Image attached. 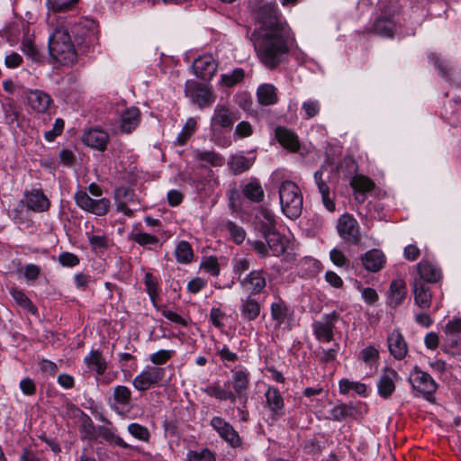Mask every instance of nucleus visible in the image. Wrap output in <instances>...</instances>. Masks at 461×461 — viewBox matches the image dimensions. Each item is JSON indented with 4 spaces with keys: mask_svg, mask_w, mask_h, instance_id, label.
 I'll list each match as a JSON object with an SVG mask.
<instances>
[{
    "mask_svg": "<svg viewBox=\"0 0 461 461\" xmlns=\"http://www.w3.org/2000/svg\"><path fill=\"white\" fill-rule=\"evenodd\" d=\"M266 406L275 419L285 414L284 397L276 387L267 386L265 392Z\"/></svg>",
    "mask_w": 461,
    "mask_h": 461,
    "instance_id": "dca6fc26",
    "label": "nucleus"
},
{
    "mask_svg": "<svg viewBox=\"0 0 461 461\" xmlns=\"http://www.w3.org/2000/svg\"><path fill=\"white\" fill-rule=\"evenodd\" d=\"M257 97L261 105L276 104L278 101L277 89L272 84H262L258 87Z\"/></svg>",
    "mask_w": 461,
    "mask_h": 461,
    "instance_id": "c9c22d12",
    "label": "nucleus"
},
{
    "mask_svg": "<svg viewBox=\"0 0 461 461\" xmlns=\"http://www.w3.org/2000/svg\"><path fill=\"white\" fill-rule=\"evenodd\" d=\"M50 56L63 65L73 64L77 60V52L71 42L70 35L64 27H57L49 39Z\"/></svg>",
    "mask_w": 461,
    "mask_h": 461,
    "instance_id": "7ed1b4c3",
    "label": "nucleus"
},
{
    "mask_svg": "<svg viewBox=\"0 0 461 461\" xmlns=\"http://www.w3.org/2000/svg\"><path fill=\"white\" fill-rule=\"evenodd\" d=\"M193 154L194 159L200 163L201 167H218L224 164V158L214 150L195 149Z\"/></svg>",
    "mask_w": 461,
    "mask_h": 461,
    "instance_id": "a878e982",
    "label": "nucleus"
},
{
    "mask_svg": "<svg viewBox=\"0 0 461 461\" xmlns=\"http://www.w3.org/2000/svg\"><path fill=\"white\" fill-rule=\"evenodd\" d=\"M249 5L260 23L255 38V50L268 68L283 62L289 51L291 31L274 0H250Z\"/></svg>",
    "mask_w": 461,
    "mask_h": 461,
    "instance_id": "f257e3e1",
    "label": "nucleus"
},
{
    "mask_svg": "<svg viewBox=\"0 0 461 461\" xmlns=\"http://www.w3.org/2000/svg\"><path fill=\"white\" fill-rule=\"evenodd\" d=\"M267 243L268 252L274 257H279L285 251L283 237L277 230L262 235Z\"/></svg>",
    "mask_w": 461,
    "mask_h": 461,
    "instance_id": "e433bc0d",
    "label": "nucleus"
},
{
    "mask_svg": "<svg viewBox=\"0 0 461 461\" xmlns=\"http://www.w3.org/2000/svg\"><path fill=\"white\" fill-rule=\"evenodd\" d=\"M219 436L232 447H238L241 445V438L230 423L221 417H213L210 422Z\"/></svg>",
    "mask_w": 461,
    "mask_h": 461,
    "instance_id": "4468645a",
    "label": "nucleus"
},
{
    "mask_svg": "<svg viewBox=\"0 0 461 461\" xmlns=\"http://www.w3.org/2000/svg\"><path fill=\"white\" fill-rule=\"evenodd\" d=\"M255 224L262 235L275 231L276 230V215L271 210L261 207L256 212Z\"/></svg>",
    "mask_w": 461,
    "mask_h": 461,
    "instance_id": "4be33fe9",
    "label": "nucleus"
},
{
    "mask_svg": "<svg viewBox=\"0 0 461 461\" xmlns=\"http://www.w3.org/2000/svg\"><path fill=\"white\" fill-rule=\"evenodd\" d=\"M240 311L241 318L247 321H255L260 314L261 305L252 295L241 299Z\"/></svg>",
    "mask_w": 461,
    "mask_h": 461,
    "instance_id": "cd10ccee",
    "label": "nucleus"
},
{
    "mask_svg": "<svg viewBox=\"0 0 461 461\" xmlns=\"http://www.w3.org/2000/svg\"><path fill=\"white\" fill-rule=\"evenodd\" d=\"M399 375L393 368H384L377 381L378 394L384 399L389 398L395 391V382Z\"/></svg>",
    "mask_w": 461,
    "mask_h": 461,
    "instance_id": "aec40b11",
    "label": "nucleus"
},
{
    "mask_svg": "<svg viewBox=\"0 0 461 461\" xmlns=\"http://www.w3.org/2000/svg\"><path fill=\"white\" fill-rule=\"evenodd\" d=\"M225 228L237 244L245 240L246 231L242 227L236 225L234 222L227 221Z\"/></svg>",
    "mask_w": 461,
    "mask_h": 461,
    "instance_id": "6e6d98bb",
    "label": "nucleus"
},
{
    "mask_svg": "<svg viewBox=\"0 0 461 461\" xmlns=\"http://www.w3.org/2000/svg\"><path fill=\"white\" fill-rule=\"evenodd\" d=\"M176 260L179 264L187 265L193 262L194 253L191 244L186 240H180L174 250Z\"/></svg>",
    "mask_w": 461,
    "mask_h": 461,
    "instance_id": "4c0bfd02",
    "label": "nucleus"
},
{
    "mask_svg": "<svg viewBox=\"0 0 461 461\" xmlns=\"http://www.w3.org/2000/svg\"><path fill=\"white\" fill-rule=\"evenodd\" d=\"M350 185L357 193H366L374 188L375 184L370 178L357 175L351 179Z\"/></svg>",
    "mask_w": 461,
    "mask_h": 461,
    "instance_id": "49530a36",
    "label": "nucleus"
},
{
    "mask_svg": "<svg viewBox=\"0 0 461 461\" xmlns=\"http://www.w3.org/2000/svg\"><path fill=\"white\" fill-rule=\"evenodd\" d=\"M252 133H253L252 125L247 121H242V122H239L235 127L234 138H240V139L247 138V137L251 136Z\"/></svg>",
    "mask_w": 461,
    "mask_h": 461,
    "instance_id": "0e129e2a",
    "label": "nucleus"
},
{
    "mask_svg": "<svg viewBox=\"0 0 461 461\" xmlns=\"http://www.w3.org/2000/svg\"><path fill=\"white\" fill-rule=\"evenodd\" d=\"M24 203L29 210L44 212L50 207V201L40 189H32L24 194Z\"/></svg>",
    "mask_w": 461,
    "mask_h": 461,
    "instance_id": "393cba45",
    "label": "nucleus"
},
{
    "mask_svg": "<svg viewBox=\"0 0 461 461\" xmlns=\"http://www.w3.org/2000/svg\"><path fill=\"white\" fill-rule=\"evenodd\" d=\"M185 93L201 109L210 106L215 101V96L207 85L194 80L186 81Z\"/></svg>",
    "mask_w": 461,
    "mask_h": 461,
    "instance_id": "6e6552de",
    "label": "nucleus"
},
{
    "mask_svg": "<svg viewBox=\"0 0 461 461\" xmlns=\"http://www.w3.org/2000/svg\"><path fill=\"white\" fill-rule=\"evenodd\" d=\"M239 119L240 113L236 109L225 104H218L211 118V128L231 129Z\"/></svg>",
    "mask_w": 461,
    "mask_h": 461,
    "instance_id": "9b49d317",
    "label": "nucleus"
},
{
    "mask_svg": "<svg viewBox=\"0 0 461 461\" xmlns=\"http://www.w3.org/2000/svg\"><path fill=\"white\" fill-rule=\"evenodd\" d=\"M271 318L276 321V326L280 327L284 324L292 315L287 304L281 299L277 298L270 305Z\"/></svg>",
    "mask_w": 461,
    "mask_h": 461,
    "instance_id": "473e14b6",
    "label": "nucleus"
},
{
    "mask_svg": "<svg viewBox=\"0 0 461 461\" xmlns=\"http://www.w3.org/2000/svg\"><path fill=\"white\" fill-rule=\"evenodd\" d=\"M140 120V110L136 107L127 109L121 115L120 130L123 133H130L135 130Z\"/></svg>",
    "mask_w": 461,
    "mask_h": 461,
    "instance_id": "c756f323",
    "label": "nucleus"
},
{
    "mask_svg": "<svg viewBox=\"0 0 461 461\" xmlns=\"http://www.w3.org/2000/svg\"><path fill=\"white\" fill-rule=\"evenodd\" d=\"M361 261L366 270L378 272L384 265L385 258L381 250L371 249L362 256Z\"/></svg>",
    "mask_w": 461,
    "mask_h": 461,
    "instance_id": "bb28decb",
    "label": "nucleus"
},
{
    "mask_svg": "<svg viewBox=\"0 0 461 461\" xmlns=\"http://www.w3.org/2000/svg\"><path fill=\"white\" fill-rule=\"evenodd\" d=\"M244 78V70L242 68H235L230 72L222 74L221 77V85L231 87L240 82Z\"/></svg>",
    "mask_w": 461,
    "mask_h": 461,
    "instance_id": "3c124183",
    "label": "nucleus"
},
{
    "mask_svg": "<svg viewBox=\"0 0 461 461\" xmlns=\"http://www.w3.org/2000/svg\"><path fill=\"white\" fill-rule=\"evenodd\" d=\"M101 436L103 438H104L106 441L110 442V443H113L119 447H128L129 445L127 443H125L123 441V439L116 435L113 431H112L111 429H104L102 432H101Z\"/></svg>",
    "mask_w": 461,
    "mask_h": 461,
    "instance_id": "69168bd1",
    "label": "nucleus"
},
{
    "mask_svg": "<svg viewBox=\"0 0 461 461\" xmlns=\"http://www.w3.org/2000/svg\"><path fill=\"white\" fill-rule=\"evenodd\" d=\"M26 98L31 109L39 113H47L53 102L49 94L39 89L28 90Z\"/></svg>",
    "mask_w": 461,
    "mask_h": 461,
    "instance_id": "f3484780",
    "label": "nucleus"
},
{
    "mask_svg": "<svg viewBox=\"0 0 461 461\" xmlns=\"http://www.w3.org/2000/svg\"><path fill=\"white\" fill-rule=\"evenodd\" d=\"M242 193L246 198L254 203H259L263 201L265 196L264 190L259 181L256 178H251L243 186Z\"/></svg>",
    "mask_w": 461,
    "mask_h": 461,
    "instance_id": "58836bf2",
    "label": "nucleus"
},
{
    "mask_svg": "<svg viewBox=\"0 0 461 461\" xmlns=\"http://www.w3.org/2000/svg\"><path fill=\"white\" fill-rule=\"evenodd\" d=\"M380 14L375 20L373 30L375 33L391 38L393 36L397 29L396 15L398 6L395 2L382 0L378 4Z\"/></svg>",
    "mask_w": 461,
    "mask_h": 461,
    "instance_id": "39448f33",
    "label": "nucleus"
},
{
    "mask_svg": "<svg viewBox=\"0 0 461 461\" xmlns=\"http://www.w3.org/2000/svg\"><path fill=\"white\" fill-rule=\"evenodd\" d=\"M78 0H47L49 10L60 13L69 10Z\"/></svg>",
    "mask_w": 461,
    "mask_h": 461,
    "instance_id": "864d4df0",
    "label": "nucleus"
},
{
    "mask_svg": "<svg viewBox=\"0 0 461 461\" xmlns=\"http://www.w3.org/2000/svg\"><path fill=\"white\" fill-rule=\"evenodd\" d=\"M217 67L218 65L212 55L201 56L193 63L195 76L203 80H211L217 71Z\"/></svg>",
    "mask_w": 461,
    "mask_h": 461,
    "instance_id": "6ab92c4d",
    "label": "nucleus"
},
{
    "mask_svg": "<svg viewBox=\"0 0 461 461\" xmlns=\"http://www.w3.org/2000/svg\"><path fill=\"white\" fill-rule=\"evenodd\" d=\"M405 296L406 288L404 283L401 280L393 281L388 292V305L393 308L399 306L402 303Z\"/></svg>",
    "mask_w": 461,
    "mask_h": 461,
    "instance_id": "f704fd0d",
    "label": "nucleus"
},
{
    "mask_svg": "<svg viewBox=\"0 0 461 461\" xmlns=\"http://www.w3.org/2000/svg\"><path fill=\"white\" fill-rule=\"evenodd\" d=\"M249 387L250 373L248 368L240 366L231 371L230 378L224 382L223 386L219 382H214L205 387L203 392L221 402L229 401L235 403L240 401V403L247 404Z\"/></svg>",
    "mask_w": 461,
    "mask_h": 461,
    "instance_id": "f03ea898",
    "label": "nucleus"
},
{
    "mask_svg": "<svg viewBox=\"0 0 461 461\" xmlns=\"http://www.w3.org/2000/svg\"><path fill=\"white\" fill-rule=\"evenodd\" d=\"M281 210L289 219H297L303 211V194L298 185L289 180L279 187Z\"/></svg>",
    "mask_w": 461,
    "mask_h": 461,
    "instance_id": "20e7f679",
    "label": "nucleus"
},
{
    "mask_svg": "<svg viewBox=\"0 0 461 461\" xmlns=\"http://www.w3.org/2000/svg\"><path fill=\"white\" fill-rule=\"evenodd\" d=\"M444 333L446 336H456L461 334V319H456L447 323Z\"/></svg>",
    "mask_w": 461,
    "mask_h": 461,
    "instance_id": "774afa93",
    "label": "nucleus"
},
{
    "mask_svg": "<svg viewBox=\"0 0 461 461\" xmlns=\"http://www.w3.org/2000/svg\"><path fill=\"white\" fill-rule=\"evenodd\" d=\"M323 175V167L317 170L313 175L314 182L318 187L319 193L321 194L324 207L329 212H333L336 210L334 196L331 195L330 186L327 183V178H325Z\"/></svg>",
    "mask_w": 461,
    "mask_h": 461,
    "instance_id": "412c9836",
    "label": "nucleus"
},
{
    "mask_svg": "<svg viewBox=\"0 0 461 461\" xmlns=\"http://www.w3.org/2000/svg\"><path fill=\"white\" fill-rule=\"evenodd\" d=\"M165 375V369L158 366L144 368L132 381L134 388L138 391H146L158 384Z\"/></svg>",
    "mask_w": 461,
    "mask_h": 461,
    "instance_id": "ddd939ff",
    "label": "nucleus"
},
{
    "mask_svg": "<svg viewBox=\"0 0 461 461\" xmlns=\"http://www.w3.org/2000/svg\"><path fill=\"white\" fill-rule=\"evenodd\" d=\"M64 121L60 118L55 120L54 125L51 130L47 131L44 133V138L47 141H53L58 136H59L64 129Z\"/></svg>",
    "mask_w": 461,
    "mask_h": 461,
    "instance_id": "e2e57ef3",
    "label": "nucleus"
},
{
    "mask_svg": "<svg viewBox=\"0 0 461 461\" xmlns=\"http://www.w3.org/2000/svg\"><path fill=\"white\" fill-rule=\"evenodd\" d=\"M71 32L78 46L86 50L98 44V25L95 21L88 18H82L71 27Z\"/></svg>",
    "mask_w": 461,
    "mask_h": 461,
    "instance_id": "423d86ee",
    "label": "nucleus"
},
{
    "mask_svg": "<svg viewBox=\"0 0 461 461\" xmlns=\"http://www.w3.org/2000/svg\"><path fill=\"white\" fill-rule=\"evenodd\" d=\"M128 432L135 438L143 442H148L150 438L148 428L135 422L128 425Z\"/></svg>",
    "mask_w": 461,
    "mask_h": 461,
    "instance_id": "603ef678",
    "label": "nucleus"
},
{
    "mask_svg": "<svg viewBox=\"0 0 461 461\" xmlns=\"http://www.w3.org/2000/svg\"><path fill=\"white\" fill-rule=\"evenodd\" d=\"M362 360L372 366L379 358V351L374 346H368L363 348L360 352Z\"/></svg>",
    "mask_w": 461,
    "mask_h": 461,
    "instance_id": "bf43d9fd",
    "label": "nucleus"
},
{
    "mask_svg": "<svg viewBox=\"0 0 461 461\" xmlns=\"http://www.w3.org/2000/svg\"><path fill=\"white\" fill-rule=\"evenodd\" d=\"M339 320V314L333 311L323 314L320 320L314 321L312 327L317 340L321 342H330L333 339L335 324Z\"/></svg>",
    "mask_w": 461,
    "mask_h": 461,
    "instance_id": "1a4fd4ad",
    "label": "nucleus"
},
{
    "mask_svg": "<svg viewBox=\"0 0 461 461\" xmlns=\"http://www.w3.org/2000/svg\"><path fill=\"white\" fill-rule=\"evenodd\" d=\"M275 134L276 140L284 148L291 151L298 150V137L293 131L285 127L279 126L276 128Z\"/></svg>",
    "mask_w": 461,
    "mask_h": 461,
    "instance_id": "2f4dec72",
    "label": "nucleus"
},
{
    "mask_svg": "<svg viewBox=\"0 0 461 461\" xmlns=\"http://www.w3.org/2000/svg\"><path fill=\"white\" fill-rule=\"evenodd\" d=\"M174 350L160 349L151 354L149 356V359L156 366L164 365L174 356Z\"/></svg>",
    "mask_w": 461,
    "mask_h": 461,
    "instance_id": "13d9d810",
    "label": "nucleus"
},
{
    "mask_svg": "<svg viewBox=\"0 0 461 461\" xmlns=\"http://www.w3.org/2000/svg\"><path fill=\"white\" fill-rule=\"evenodd\" d=\"M200 267L213 276L220 274V265L215 257H207L201 262Z\"/></svg>",
    "mask_w": 461,
    "mask_h": 461,
    "instance_id": "5fc2aeb1",
    "label": "nucleus"
},
{
    "mask_svg": "<svg viewBox=\"0 0 461 461\" xmlns=\"http://www.w3.org/2000/svg\"><path fill=\"white\" fill-rule=\"evenodd\" d=\"M420 277L426 284L436 283L441 278V271L434 264L422 260L417 265Z\"/></svg>",
    "mask_w": 461,
    "mask_h": 461,
    "instance_id": "c85d7f7f",
    "label": "nucleus"
},
{
    "mask_svg": "<svg viewBox=\"0 0 461 461\" xmlns=\"http://www.w3.org/2000/svg\"><path fill=\"white\" fill-rule=\"evenodd\" d=\"M197 129V122L194 118H188L182 128V131L176 137V143L183 146L186 143L187 140L195 132Z\"/></svg>",
    "mask_w": 461,
    "mask_h": 461,
    "instance_id": "a18cd8bd",
    "label": "nucleus"
},
{
    "mask_svg": "<svg viewBox=\"0 0 461 461\" xmlns=\"http://www.w3.org/2000/svg\"><path fill=\"white\" fill-rule=\"evenodd\" d=\"M130 239L142 247L158 245L159 242L156 236L142 231L131 232Z\"/></svg>",
    "mask_w": 461,
    "mask_h": 461,
    "instance_id": "8fccbe9b",
    "label": "nucleus"
},
{
    "mask_svg": "<svg viewBox=\"0 0 461 461\" xmlns=\"http://www.w3.org/2000/svg\"><path fill=\"white\" fill-rule=\"evenodd\" d=\"M241 288L249 295L259 294L267 286L266 273L263 270H253L243 278L239 277Z\"/></svg>",
    "mask_w": 461,
    "mask_h": 461,
    "instance_id": "2eb2a0df",
    "label": "nucleus"
},
{
    "mask_svg": "<svg viewBox=\"0 0 461 461\" xmlns=\"http://www.w3.org/2000/svg\"><path fill=\"white\" fill-rule=\"evenodd\" d=\"M412 293L415 305L420 310H429L432 303V294L430 287L422 279H415L412 284Z\"/></svg>",
    "mask_w": 461,
    "mask_h": 461,
    "instance_id": "a211bd4d",
    "label": "nucleus"
},
{
    "mask_svg": "<svg viewBox=\"0 0 461 461\" xmlns=\"http://www.w3.org/2000/svg\"><path fill=\"white\" fill-rule=\"evenodd\" d=\"M186 461H216L214 453L207 447L189 450Z\"/></svg>",
    "mask_w": 461,
    "mask_h": 461,
    "instance_id": "de8ad7c7",
    "label": "nucleus"
},
{
    "mask_svg": "<svg viewBox=\"0 0 461 461\" xmlns=\"http://www.w3.org/2000/svg\"><path fill=\"white\" fill-rule=\"evenodd\" d=\"M10 294L14 302L23 309H26L30 312L35 313L37 309L33 305L32 302L29 299V297L18 288L12 287L10 289Z\"/></svg>",
    "mask_w": 461,
    "mask_h": 461,
    "instance_id": "c03bdc74",
    "label": "nucleus"
},
{
    "mask_svg": "<svg viewBox=\"0 0 461 461\" xmlns=\"http://www.w3.org/2000/svg\"><path fill=\"white\" fill-rule=\"evenodd\" d=\"M84 362L90 370L96 373L97 376L103 375L107 368V362L99 350H91L85 357Z\"/></svg>",
    "mask_w": 461,
    "mask_h": 461,
    "instance_id": "72a5a7b5",
    "label": "nucleus"
},
{
    "mask_svg": "<svg viewBox=\"0 0 461 461\" xmlns=\"http://www.w3.org/2000/svg\"><path fill=\"white\" fill-rule=\"evenodd\" d=\"M230 170L234 175H239L243 173L244 171L249 169L253 165V160L246 158L241 153H237L230 156V160L228 162Z\"/></svg>",
    "mask_w": 461,
    "mask_h": 461,
    "instance_id": "ea45409f",
    "label": "nucleus"
},
{
    "mask_svg": "<svg viewBox=\"0 0 461 461\" xmlns=\"http://www.w3.org/2000/svg\"><path fill=\"white\" fill-rule=\"evenodd\" d=\"M108 140V133L100 129L88 130L82 136V141L86 145L101 151L106 149Z\"/></svg>",
    "mask_w": 461,
    "mask_h": 461,
    "instance_id": "b1692460",
    "label": "nucleus"
},
{
    "mask_svg": "<svg viewBox=\"0 0 461 461\" xmlns=\"http://www.w3.org/2000/svg\"><path fill=\"white\" fill-rule=\"evenodd\" d=\"M330 419L333 420H341L345 418H357V407L353 404L341 403L334 406L330 410Z\"/></svg>",
    "mask_w": 461,
    "mask_h": 461,
    "instance_id": "a19ab883",
    "label": "nucleus"
},
{
    "mask_svg": "<svg viewBox=\"0 0 461 461\" xmlns=\"http://www.w3.org/2000/svg\"><path fill=\"white\" fill-rule=\"evenodd\" d=\"M302 109L307 119L316 116L321 109L319 101L309 99L303 103Z\"/></svg>",
    "mask_w": 461,
    "mask_h": 461,
    "instance_id": "680f3d73",
    "label": "nucleus"
},
{
    "mask_svg": "<svg viewBox=\"0 0 461 461\" xmlns=\"http://www.w3.org/2000/svg\"><path fill=\"white\" fill-rule=\"evenodd\" d=\"M133 196L134 194L130 188L125 186L117 188L114 194L117 211L123 212L129 217L132 216L133 211L127 206V203L131 202Z\"/></svg>",
    "mask_w": 461,
    "mask_h": 461,
    "instance_id": "7c9ffc66",
    "label": "nucleus"
},
{
    "mask_svg": "<svg viewBox=\"0 0 461 461\" xmlns=\"http://www.w3.org/2000/svg\"><path fill=\"white\" fill-rule=\"evenodd\" d=\"M113 399L115 404L121 407H127L131 401V392L125 385H117L113 388Z\"/></svg>",
    "mask_w": 461,
    "mask_h": 461,
    "instance_id": "37998d69",
    "label": "nucleus"
},
{
    "mask_svg": "<svg viewBox=\"0 0 461 461\" xmlns=\"http://www.w3.org/2000/svg\"><path fill=\"white\" fill-rule=\"evenodd\" d=\"M337 230L345 241L353 245L360 241L359 225L352 215L348 213L341 215L338 220Z\"/></svg>",
    "mask_w": 461,
    "mask_h": 461,
    "instance_id": "f8f14e48",
    "label": "nucleus"
},
{
    "mask_svg": "<svg viewBox=\"0 0 461 461\" xmlns=\"http://www.w3.org/2000/svg\"><path fill=\"white\" fill-rule=\"evenodd\" d=\"M41 267L35 264H27L23 267V276L27 282L35 281L40 274Z\"/></svg>",
    "mask_w": 461,
    "mask_h": 461,
    "instance_id": "338daca9",
    "label": "nucleus"
},
{
    "mask_svg": "<svg viewBox=\"0 0 461 461\" xmlns=\"http://www.w3.org/2000/svg\"><path fill=\"white\" fill-rule=\"evenodd\" d=\"M409 382L412 388L424 395L426 399L433 395L438 389V384L432 376L422 371L420 367L415 366L409 375Z\"/></svg>",
    "mask_w": 461,
    "mask_h": 461,
    "instance_id": "9d476101",
    "label": "nucleus"
},
{
    "mask_svg": "<svg viewBox=\"0 0 461 461\" xmlns=\"http://www.w3.org/2000/svg\"><path fill=\"white\" fill-rule=\"evenodd\" d=\"M387 344L389 351L394 358L401 360L407 355V343L398 330H393L388 334Z\"/></svg>",
    "mask_w": 461,
    "mask_h": 461,
    "instance_id": "5701e85b",
    "label": "nucleus"
},
{
    "mask_svg": "<svg viewBox=\"0 0 461 461\" xmlns=\"http://www.w3.org/2000/svg\"><path fill=\"white\" fill-rule=\"evenodd\" d=\"M74 197L77 205L80 209L97 216L105 215L111 206L109 199L104 197L95 199L82 190L77 191Z\"/></svg>",
    "mask_w": 461,
    "mask_h": 461,
    "instance_id": "0eeeda50",
    "label": "nucleus"
},
{
    "mask_svg": "<svg viewBox=\"0 0 461 461\" xmlns=\"http://www.w3.org/2000/svg\"><path fill=\"white\" fill-rule=\"evenodd\" d=\"M232 269H233V272L236 274V275H239V277L240 278V276L246 272L247 270H249V267H250V262L248 258H243V257H235L233 259H232Z\"/></svg>",
    "mask_w": 461,
    "mask_h": 461,
    "instance_id": "052dcab7",
    "label": "nucleus"
},
{
    "mask_svg": "<svg viewBox=\"0 0 461 461\" xmlns=\"http://www.w3.org/2000/svg\"><path fill=\"white\" fill-rule=\"evenodd\" d=\"M339 393L347 394L350 390L355 391L358 395L366 396V385L360 382L341 379L339 383Z\"/></svg>",
    "mask_w": 461,
    "mask_h": 461,
    "instance_id": "79ce46f5",
    "label": "nucleus"
},
{
    "mask_svg": "<svg viewBox=\"0 0 461 461\" xmlns=\"http://www.w3.org/2000/svg\"><path fill=\"white\" fill-rule=\"evenodd\" d=\"M144 284L153 305L156 306V301L158 297V284L157 278L151 273L148 272L144 276Z\"/></svg>",
    "mask_w": 461,
    "mask_h": 461,
    "instance_id": "09e8293b",
    "label": "nucleus"
},
{
    "mask_svg": "<svg viewBox=\"0 0 461 461\" xmlns=\"http://www.w3.org/2000/svg\"><path fill=\"white\" fill-rule=\"evenodd\" d=\"M23 53L33 61L41 60V54L35 44L30 39H24L22 42Z\"/></svg>",
    "mask_w": 461,
    "mask_h": 461,
    "instance_id": "4d7b16f0",
    "label": "nucleus"
}]
</instances>
